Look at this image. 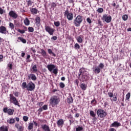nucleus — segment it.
Masks as SVG:
<instances>
[{
    "label": "nucleus",
    "instance_id": "nucleus-22",
    "mask_svg": "<svg viewBox=\"0 0 131 131\" xmlns=\"http://www.w3.org/2000/svg\"><path fill=\"white\" fill-rule=\"evenodd\" d=\"M35 24L36 25H40V17H37L35 18Z\"/></svg>",
    "mask_w": 131,
    "mask_h": 131
},
{
    "label": "nucleus",
    "instance_id": "nucleus-17",
    "mask_svg": "<svg viewBox=\"0 0 131 131\" xmlns=\"http://www.w3.org/2000/svg\"><path fill=\"white\" fill-rule=\"evenodd\" d=\"M93 72L96 74H99V73L101 72V69L98 67H95L94 68H93Z\"/></svg>",
    "mask_w": 131,
    "mask_h": 131
},
{
    "label": "nucleus",
    "instance_id": "nucleus-30",
    "mask_svg": "<svg viewBox=\"0 0 131 131\" xmlns=\"http://www.w3.org/2000/svg\"><path fill=\"white\" fill-rule=\"evenodd\" d=\"M32 70L34 73L37 72V67L36 66V64H35L32 67Z\"/></svg>",
    "mask_w": 131,
    "mask_h": 131
},
{
    "label": "nucleus",
    "instance_id": "nucleus-4",
    "mask_svg": "<svg viewBox=\"0 0 131 131\" xmlns=\"http://www.w3.org/2000/svg\"><path fill=\"white\" fill-rule=\"evenodd\" d=\"M97 114L98 117H100V118H104V117H106L107 116V112H105V111L103 110H98L97 111Z\"/></svg>",
    "mask_w": 131,
    "mask_h": 131
},
{
    "label": "nucleus",
    "instance_id": "nucleus-6",
    "mask_svg": "<svg viewBox=\"0 0 131 131\" xmlns=\"http://www.w3.org/2000/svg\"><path fill=\"white\" fill-rule=\"evenodd\" d=\"M10 101L13 103L16 106H18V107H20L19 104V102L17 101V99L16 97L13 95V94H10Z\"/></svg>",
    "mask_w": 131,
    "mask_h": 131
},
{
    "label": "nucleus",
    "instance_id": "nucleus-58",
    "mask_svg": "<svg viewBox=\"0 0 131 131\" xmlns=\"http://www.w3.org/2000/svg\"><path fill=\"white\" fill-rule=\"evenodd\" d=\"M48 52L49 54H52V53H53L52 49H50L48 50Z\"/></svg>",
    "mask_w": 131,
    "mask_h": 131
},
{
    "label": "nucleus",
    "instance_id": "nucleus-62",
    "mask_svg": "<svg viewBox=\"0 0 131 131\" xmlns=\"http://www.w3.org/2000/svg\"><path fill=\"white\" fill-rule=\"evenodd\" d=\"M70 4H73V5L74 4V1L73 0H69Z\"/></svg>",
    "mask_w": 131,
    "mask_h": 131
},
{
    "label": "nucleus",
    "instance_id": "nucleus-37",
    "mask_svg": "<svg viewBox=\"0 0 131 131\" xmlns=\"http://www.w3.org/2000/svg\"><path fill=\"white\" fill-rule=\"evenodd\" d=\"M55 26H56V27H59V26H60V21H54V23Z\"/></svg>",
    "mask_w": 131,
    "mask_h": 131
},
{
    "label": "nucleus",
    "instance_id": "nucleus-61",
    "mask_svg": "<svg viewBox=\"0 0 131 131\" xmlns=\"http://www.w3.org/2000/svg\"><path fill=\"white\" fill-rule=\"evenodd\" d=\"M109 131H116V130L114 128H111L109 129Z\"/></svg>",
    "mask_w": 131,
    "mask_h": 131
},
{
    "label": "nucleus",
    "instance_id": "nucleus-5",
    "mask_svg": "<svg viewBox=\"0 0 131 131\" xmlns=\"http://www.w3.org/2000/svg\"><path fill=\"white\" fill-rule=\"evenodd\" d=\"M64 16L67 17L69 21H72L73 20V13L72 12H69L68 10L64 12Z\"/></svg>",
    "mask_w": 131,
    "mask_h": 131
},
{
    "label": "nucleus",
    "instance_id": "nucleus-35",
    "mask_svg": "<svg viewBox=\"0 0 131 131\" xmlns=\"http://www.w3.org/2000/svg\"><path fill=\"white\" fill-rule=\"evenodd\" d=\"M128 18V16L126 14H125V15H123V16H122V19L124 21H126V20H127Z\"/></svg>",
    "mask_w": 131,
    "mask_h": 131
},
{
    "label": "nucleus",
    "instance_id": "nucleus-13",
    "mask_svg": "<svg viewBox=\"0 0 131 131\" xmlns=\"http://www.w3.org/2000/svg\"><path fill=\"white\" fill-rule=\"evenodd\" d=\"M0 33H2V34H7V28L6 27L3 26L0 27Z\"/></svg>",
    "mask_w": 131,
    "mask_h": 131
},
{
    "label": "nucleus",
    "instance_id": "nucleus-44",
    "mask_svg": "<svg viewBox=\"0 0 131 131\" xmlns=\"http://www.w3.org/2000/svg\"><path fill=\"white\" fill-rule=\"evenodd\" d=\"M28 29L29 32H33L34 31V29H33L32 27H29Z\"/></svg>",
    "mask_w": 131,
    "mask_h": 131
},
{
    "label": "nucleus",
    "instance_id": "nucleus-12",
    "mask_svg": "<svg viewBox=\"0 0 131 131\" xmlns=\"http://www.w3.org/2000/svg\"><path fill=\"white\" fill-rule=\"evenodd\" d=\"M119 126H121V124L120 123L117 122V121H115L111 125V127H119Z\"/></svg>",
    "mask_w": 131,
    "mask_h": 131
},
{
    "label": "nucleus",
    "instance_id": "nucleus-39",
    "mask_svg": "<svg viewBox=\"0 0 131 131\" xmlns=\"http://www.w3.org/2000/svg\"><path fill=\"white\" fill-rule=\"evenodd\" d=\"M97 11L98 13H103V12H104V9L102 8H100L97 9Z\"/></svg>",
    "mask_w": 131,
    "mask_h": 131
},
{
    "label": "nucleus",
    "instance_id": "nucleus-60",
    "mask_svg": "<svg viewBox=\"0 0 131 131\" xmlns=\"http://www.w3.org/2000/svg\"><path fill=\"white\" fill-rule=\"evenodd\" d=\"M38 104L39 105V106L40 107H41V106H42V105H43V102H39V103H38Z\"/></svg>",
    "mask_w": 131,
    "mask_h": 131
},
{
    "label": "nucleus",
    "instance_id": "nucleus-47",
    "mask_svg": "<svg viewBox=\"0 0 131 131\" xmlns=\"http://www.w3.org/2000/svg\"><path fill=\"white\" fill-rule=\"evenodd\" d=\"M108 97L111 99V98H113V93L108 92Z\"/></svg>",
    "mask_w": 131,
    "mask_h": 131
},
{
    "label": "nucleus",
    "instance_id": "nucleus-11",
    "mask_svg": "<svg viewBox=\"0 0 131 131\" xmlns=\"http://www.w3.org/2000/svg\"><path fill=\"white\" fill-rule=\"evenodd\" d=\"M9 15L13 18V19H17L18 18V15L16 12L13 10H11L9 13Z\"/></svg>",
    "mask_w": 131,
    "mask_h": 131
},
{
    "label": "nucleus",
    "instance_id": "nucleus-32",
    "mask_svg": "<svg viewBox=\"0 0 131 131\" xmlns=\"http://www.w3.org/2000/svg\"><path fill=\"white\" fill-rule=\"evenodd\" d=\"M81 89L82 90H83V91H85V90H86V85H85V84L84 83H82L81 84Z\"/></svg>",
    "mask_w": 131,
    "mask_h": 131
},
{
    "label": "nucleus",
    "instance_id": "nucleus-45",
    "mask_svg": "<svg viewBox=\"0 0 131 131\" xmlns=\"http://www.w3.org/2000/svg\"><path fill=\"white\" fill-rule=\"evenodd\" d=\"M97 67H99V68H100V70L103 69V68H104V64L101 63Z\"/></svg>",
    "mask_w": 131,
    "mask_h": 131
},
{
    "label": "nucleus",
    "instance_id": "nucleus-28",
    "mask_svg": "<svg viewBox=\"0 0 131 131\" xmlns=\"http://www.w3.org/2000/svg\"><path fill=\"white\" fill-rule=\"evenodd\" d=\"M37 9L36 8H32L31 10V13H32V14H35V15H36V14H37Z\"/></svg>",
    "mask_w": 131,
    "mask_h": 131
},
{
    "label": "nucleus",
    "instance_id": "nucleus-56",
    "mask_svg": "<svg viewBox=\"0 0 131 131\" xmlns=\"http://www.w3.org/2000/svg\"><path fill=\"white\" fill-rule=\"evenodd\" d=\"M75 83L77 84V86H78V83H79V81L78 79H76L75 80Z\"/></svg>",
    "mask_w": 131,
    "mask_h": 131
},
{
    "label": "nucleus",
    "instance_id": "nucleus-25",
    "mask_svg": "<svg viewBox=\"0 0 131 131\" xmlns=\"http://www.w3.org/2000/svg\"><path fill=\"white\" fill-rule=\"evenodd\" d=\"M29 77H31L32 80H36V76L34 74H31L30 76H28Z\"/></svg>",
    "mask_w": 131,
    "mask_h": 131
},
{
    "label": "nucleus",
    "instance_id": "nucleus-34",
    "mask_svg": "<svg viewBox=\"0 0 131 131\" xmlns=\"http://www.w3.org/2000/svg\"><path fill=\"white\" fill-rule=\"evenodd\" d=\"M90 114L92 117H96V114H95V112L94 111H90Z\"/></svg>",
    "mask_w": 131,
    "mask_h": 131
},
{
    "label": "nucleus",
    "instance_id": "nucleus-63",
    "mask_svg": "<svg viewBox=\"0 0 131 131\" xmlns=\"http://www.w3.org/2000/svg\"><path fill=\"white\" fill-rule=\"evenodd\" d=\"M42 110H43V108L42 107H40L38 109V112H42Z\"/></svg>",
    "mask_w": 131,
    "mask_h": 131
},
{
    "label": "nucleus",
    "instance_id": "nucleus-48",
    "mask_svg": "<svg viewBox=\"0 0 131 131\" xmlns=\"http://www.w3.org/2000/svg\"><path fill=\"white\" fill-rule=\"evenodd\" d=\"M17 31H18V32H19L21 34H23V33H25V30H24L18 29V30H17Z\"/></svg>",
    "mask_w": 131,
    "mask_h": 131
},
{
    "label": "nucleus",
    "instance_id": "nucleus-14",
    "mask_svg": "<svg viewBox=\"0 0 131 131\" xmlns=\"http://www.w3.org/2000/svg\"><path fill=\"white\" fill-rule=\"evenodd\" d=\"M15 126L16 128H17V131H23L24 130V127H23V125H20L18 123H16L15 124Z\"/></svg>",
    "mask_w": 131,
    "mask_h": 131
},
{
    "label": "nucleus",
    "instance_id": "nucleus-15",
    "mask_svg": "<svg viewBox=\"0 0 131 131\" xmlns=\"http://www.w3.org/2000/svg\"><path fill=\"white\" fill-rule=\"evenodd\" d=\"M56 66H55V64H48L47 66V68H48L49 71H50V72H52L53 71V70H54V69H55Z\"/></svg>",
    "mask_w": 131,
    "mask_h": 131
},
{
    "label": "nucleus",
    "instance_id": "nucleus-46",
    "mask_svg": "<svg viewBox=\"0 0 131 131\" xmlns=\"http://www.w3.org/2000/svg\"><path fill=\"white\" fill-rule=\"evenodd\" d=\"M53 73H54V74H58V69H54L53 70Z\"/></svg>",
    "mask_w": 131,
    "mask_h": 131
},
{
    "label": "nucleus",
    "instance_id": "nucleus-50",
    "mask_svg": "<svg viewBox=\"0 0 131 131\" xmlns=\"http://www.w3.org/2000/svg\"><path fill=\"white\" fill-rule=\"evenodd\" d=\"M56 7H57V4H56V3H52L51 4V8H56Z\"/></svg>",
    "mask_w": 131,
    "mask_h": 131
},
{
    "label": "nucleus",
    "instance_id": "nucleus-53",
    "mask_svg": "<svg viewBox=\"0 0 131 131\" xmlns=\"http://www.w3.org/2000/svg\"><path fill=\"white\" fill-rule=\"evenodd\" d=\"M13 95H14L15 97H19V92H13Z\"/></svg>",
    "mask_w": 131,
    "mask_h": 131
},
{
    "label": "nucleus",
    "instance_id": "nucleus-3",
    "mask_svg": "<svg viewBox=\"0 0 131 131\" xmlns=\"http://www.w3.org/2000/svg\"><path fill=\"white\" fill-rule=\"evenodd\" d=\"M83 21V17L81 15H77L73 20V24L76 27H79Z\"/></svg>",
    "mask_w": 131,
    "mask_h": 131
},
{
    "label": "nucleus",
    "instance_id": "nucleus-19",
    "mask_svg": "<svg viewBox=\"0 0 131 131\" xmlns=\"http://www.w3.org/2000/svg\"><path fill=\"white\" fill-rule=\"evenodd\" d=\"M57 125L58 126H61V125H63L64 124V120L63 119H59L57 123Z\"/></svg>",
    "mask_w": 131,
    "mask_h": 131
},
{
    "label": "nucleus",
    "instance_id": "nucleus-1",
    "mask_svg": "<svg viewBox=\"0 0 131 131\" xmlns=\"http://www.w3.org/2000/svg\"><path fill=\"white\" fill-rule=\"evenodd\" d=\"M84 68H82L79 69L80 73L78 74V78L80 77V80L82 81V82H84V81H88L89 79H90V77H89V74L86 73V71L84 70Z\"/></svg>",
    "mask_w": 131,
    "mask_h": 131
},
{
    "label": "nucleus",
    "instance_id": "nucleus-20",
    "mask_svg": "<svg viewBox=\"0 0 131 131\" xmlns=\"http://www.w3.org/2000/svg\"><path fill=\"white\" fill-rule=\"evenodd\" d=\"M0 131H9V129L6 126L3 125L0 127Z\"/></svg>",
    "mask_w": 131,
    "mask_h": 131
},
{
    "label": "nucleus",
    "instance_id": "nucleus-23",
    "mask_svg": "<svg viewBox=\"0 0 131 131\" xmlns=\"http://www.w3.org/2000/svg\"><path fill=\"white\" fill-rule=\"evenodd\" d=\"M24 23L25 24L26 26H28L30 24V21H29V19L28 18H26L24 20Z\"/></svg>",
    "mask_w": 131,
    "mask_h": 131
},
{
    "label": "nucleus",
    "instance_id": "nucleus-57",
    "mask_svg": "<svg viewBox=\"0 0 131 131\" xmlns=\"http://www.w3.org/2000/svg\"><path fill=\"white\" fill-rule=\"evenodd\" d=\"M97 118L94 117L92 119V120H93V122H96V121H97Z\"/></svg>",
    "mask_w": 131,
    "mask_h": 131
},
{
    "label": "nucleus",
    "instance_id": "nucleus-33",
    "mask_svg": "<svg viewBox=\"0 0 131 131\" xmlns=\"http://www.w3.org/2000/svg\"><path fill=\"white\" fill-rule=\"evenodd\" d=\"M33 128V123H29V126H28V129L29 130H31Z\"/></svg>",
    "mask_w": 131,
    "mask_h": 131
},
{
    "label": "nucleus",
    "instance_id": "nucleus-36",
    "mask_svg": "<svg viewBox=\"0 0 131 131\" xmlns=\"http://www.w3.org/2000/svg\"><path fill=\"white\" fill-rule=\"evenodd\" d=\"M74 47L76 50H79V49H80V46L77 43L75 44Z\"/></svg>",
    "mask_w": 131,
    "mask_h": 131
},
{
    "label": "nucleus",
    "instance_id": "nucleus-7",
    "mask_svg": "<svg viewBox=\"0 0 131 131\" xmlns=\"http://www.w3.org/2000/svg\"><path fill=\"white\" fill-rule=\"evenodd\" d=\"M102 20L103 21H104L106 23H110L111 22V20H112V17H111V15H108L107 14H104L102 16Z\"/></svg>",
    "mask_w": 131,
    "mask_h": 131
},
{
    "label": "nucleus",
    "instance_id": "nucleus-24",
    "mask_svg": "<svg viewBox=\"0 0 131 131\" xmlns=\"http://www.w3.org/2000/svg\"><path fill=\"white\" fill-rule=\"evenodd\" d=\"M40 51L42 56L46 58V57H47V52H46V51H45V50H43V49H41Z\"/></svg>",
    "mask_w": 131,
    "mask_h": 131
},
{
    "label": "nucleus",
    "instance_id": "nucleus-59",
    "mask_svg": "<svg viewBox=\"0 0 131 131\" xmlns=\"http://www.w3.org/2000/svg\"><path fill=\"white\" fill-rule=\"evenodd\" d=\"M33 123H34L35 126H37V125H38V124L36 122V121H33Z\"/></svg>",
    "mask_w": 131,
    "mask_h": 131
},
{
    "label": "nucleus",
    "instance_id": "nucleus-26",
    "mask_svg": "<svg viewBox=\"0 0 131 131\" xmlns=\"http://www.w3.org/2000/svg\"><path fill=\"white\" fill-rule=\"evenodd\" d=\"M83 127H82L81 126H77V127L76 128L75 131H83Z\"/></svg>",
    "mask_w": 131,
    "mask_h": 131
},
{
    "label": "nucleus",
    "instance_id": "nucleus-55",
    "mask_svg": "<svg viewBox=\"0 0 131 131\" xmlns=\"http://www.w3.org/2000/svg\"><path fill=\"white\" fill-rule=\"evenodd\" d=\"M4 12H5V11L2 8L0 7V14L1 15H3V14H4Z\"/></svg>",
    "mask_w": 131,
    "mask_h": 131
},
{
    "label": "nucleus",
    "instance_id": "nucleus-27",
    "mask_svg": "<svg viewBox=\"0 0 131 131\" xmlns=\"http://www.w3.org/2000/svg\"><path fill=\"white\" fill-rule=\"evenodd\" d=\"M22 89L25 90V89H27V83L26 82H23L21 85Z\"/></svg>",
    "mask_w": 131,
    "mask_h": 131
},
{
    "label": "nucleus",
    "instance_id": "nucleus-41",
    "mask_svg": "<svg viewBox=\"0 0 131 131\" xmlns=\"http://www.w3.org/2000/svg\"><path fill=\"white\" fill-rule=\"evenodd\" d=\"M27 2V5L28 7H29V6L32 5V1H31V0H28Z\"/></svg>",
    "mask_w": 131,
    "mask_h": 131
},
{
    "label": "nucleus",
    "instance_id": "nucleus-52",
    "mask_svg": "<svg viewBox=\"0 0 131 131\" xmlns=\"http://www.w3.org/2000/svg\"><path fill=\"white\" fill-rule=\"evenodd\" d=\"M86 21L88 23H89V24H91V23H92V20H91V18H90V17H88L86 18Z\"/></svg>",
    "mask_w": 131,
    "mask_h": 131
},
{
    "label": "nucleus",
    "instance_id": "nucleus-8",
    "mask_svg": "<svg viewBox=\"0 0 131 131\" xmlns=\"http://www.w3.org/2000/svg\"><path fill=\"white\" fill-rule=\"evenodd\" d=\"M35 89V84L33 82L30 81L27 84V91L32 92Z\"/></svg>",
    "mask_w": 131,
    "mask_h": 131
},
{
    "label": "nucleus",
    "instance_id": "nucleus-18",
    "mask_svg": "<svg viewBox=\"0 0 131 131\" xmlns=\"http://www.w3.org/2000/svg\"><path fill=\"white\" fill-rule=\"evenodd\" d=\"M67 103L69 104H71L73 103V98L71 96H69L67 98Z\"/></svg>",
    "mask_w": 131,
    "mask_h": 131
},
{
    "label": "nucleus",
    "instance_id": "nucleus-9",
    "mask_svg": "<svg viewBox=\"0 0 131 131\" xmlns=\"http://www.w3.org/2000/svg\"><path fill=\"white\" fill-rule=\"evenodd\" d=\"M45 30L47 31V32H48L50 35H53L54 34V33L55 32V29H53L50 26H45Z\"/></svg>",
    "mask_w": 131,
    "mask_h": 131
},
{
    "label": "nucleus",
    "instance_id": "nucleus-31",
    "mask_svg": "<svg viewBox=\"0 0 131 131\" xmlns=\"http://www.w3.org/2000/svg\"><path fill=\"white\" fill-rule=\"evenodd\" d=\"M7 122H8L9 124H13V123H15V119H10L9 120H7Z\"/></svg>",
    "mask_w": 131,
    "mask_h": 131
},
{
    "label": "nucleus",
    "instance_id": "nucleus-40",
    "mask_svg": "<svg viewBox=\"0 0 131 131\" xmlns=\"http://www.w3.org/2000/svg\"><path fill=\"white\" fill-rule=\"evenodd\" d=\"M59 86L61 89H64V88H65V84L63 82H60L59 83Z\"/></svg>",
    "mask_w": 131,
    "mask_h": 131
},
{
    "label": "nucleus",
    "instance_id": "nucleus-38",
    "mask_svg": "<svg viewBox=\"0 0 131 131\" xmlns=\"http://www.w3.org/2000/svg\"><path fill=\"white\" fill-rule=\"evenodd\" d=\"M9 27L11 29L13 30L14 28H15V26L14 25V24L12 23H9Z\"/></svg>",
    "mask_w": 131,
    "mask_h": 131
},
{
    "label": "nucleus",
    "instance_id": "nucleus-49",
    "mask_svg": "<svg viewBox=\"0 0 131 131\" xmlns=\"http://www.w3.org/2000/svg\"><path fill=\"white\" fill-rule=\"evenodd\" d=\"M23 120H24L26 122V121H28V117L24 116L23 117Z\"/></svg>",
    "mask_w": 131,
    "mask_h": 131
},
{
    "label": "nucleus",
    "instance_id": "nucleus-42",
    "mask_svg": "<svg viewBox=\"0 0 131 131\" xmlns=\"http://www.w3.org/2000/svg\"><path fill=\"white\" fill-rule=\"evenodd\" d=\"M111 101L112 102L113 101H114V102H116V101H117V96H115L112 98H111Z\"/></svg>",
    "mask_w": 131,
    "mask_h": 131
},
{
    "label": "nucleus",
    "instance_id": "nucleus-64",
    "mask_svg": "<svg viewBox=\"0 0 131 131\" xmlns=\"http://www.w3.org/2000/svg\"><path fill=\"white\" fill-rule=\"evenodd\" d=\"M21 56L22 58H24V56H25V53L23 52L21 54Z\"/></svg>",
    "mask_w": 131,
    "mask_h": 131
},
{
    "label": "nucleus",
    "instance_id": "nucleus-21",
    "mask_svg": "<svg viewBox=\"0 0 131 131\" xmlns=\"http://www.w3.org/2000/svg\"><path fill=\"white\" fill-rule=\"evenodd\" d=\"M82 37V35H80L79 36L77 37L76 38L77 41H78V42H79L80 43H81L83 41Z\"/></svg>",
    "mask_w": 131,
    "mask_h": 131
},
{
    "label": "nucleus",
    "instance_id": "nucleus-16",
    "mask_svg": "<svg viewBox=\"0 0 131 131\" xmlns=\"http://www.w3.org/2000/svg\"><path fill=\"white\" fill-rule=\"evenodd\" d=\"M42 129L44 131H51V129H50V127L49 125L47 124H44L41 126Z\"/></svg>",
    "mask_w": 131,
    "mask_h": 131
},
{
    "label": "nucleus",
    "instance_id": "nucleus-2",
    "mask_svg": "<svg viewBox=\"0 0 131 131\" xmlns=\"http://www.w3.org/2000/svg\"><path fill=\"white\" fill-rule=\"evenodd\" d=\"M60 99L59 96H57L56 95L53 96L49 100L50 105L52 106V107H54L60 103Z\"/></svg>",
    "mask_w": 131,
    "mask_h": 131
},
{
    "label": "nucleus",
    "instance_id": "nucleus-54",
    "mask_svg": "<svg viewBox=\"0 0 131 131\" xmlns=\"http://www.w3.org/2000/svg\"><path fill=\"white\" fill-rule=\"evenodd\" d=\"M51 39H53V40H57V39H58V37H57L56 36H53L51 38Z\"/></svg>",
    "mask_w": 131,
    "mask_h": 131
},
{
    "label": "nucleus",
    "instance_id": "nucleus-29",
    "mask_svg": "<svg viewBox=\"0 0 131 131\" xmlns=\"http://www.w3.org/2000/svg\"><path fill=\"white\" fill-rule=\"evenodd\" d=\"M18 39L19 40H20V41H21V42H23V43H26V39H25L21 37H18Z\"/></svg>",
    "mask_w": 131,
    "mask_h": 131
},
{
    "label": "nucleus",
    "instance_id": "nucleus-43",
    "mask_svg": "<svg viewBox=\"0 0 131 131\" xmlns=\"http://www.w3.org/2000/svg\"><path fill=\"white\" fill-rule=\"evenodd\" d=\"M129 98H130V93H128L126 95V100H129Z\"/></svg>",
    "mask_w": 131,
    "mask_h": 131
},
{
    "label": "nucleus",
    "instance_id": "nucleus-51",
    "mask_svg": "<svg viewBox=\"0 0 131 131\" xmlns=\"http://www.w3.org/2000/svg\"><path fill=\"white\" fill-rule=\"evenodd\" d=\"M42 108L43 110H48V105H44L43 106H42Z\"/></svg>",
    "mask_w": 131,
    "mask_h": 131
},
{
    "label": "nucleus",
    "instance_id": "nucleus-10",
    "mask_svg": "<svg viewBox=\"0 0 131 131\" xmlns=\"http://www.w3.org/2000/svg\"><path fill=\"white\" fill-rule=\"evenodd\" d=\"M3 112L4 113H8L9 115H13V114H14V112H15V110L11 108L8 109V107H4L3 108Z\"/></svg>",
    "mask_w": 131,
    "mask_h": 131
}]
</instances>
